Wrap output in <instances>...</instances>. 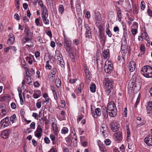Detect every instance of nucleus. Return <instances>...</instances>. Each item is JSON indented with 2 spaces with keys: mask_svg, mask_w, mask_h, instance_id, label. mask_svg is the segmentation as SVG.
Returning a JSON list of instances; mask_svg holds the SVG:
<instances>
[{
  "mask_svg": "<svg viewBox=\"0 0 152 152\" xmlns=\"http://www.w3.org/2000/svg\"><path fill=\"white\" fill-rule=\"evenodd\" d=\"M107 112L109 115L111 117H114L117 114V109L114 102L110 101L107 105Z\"/></svg>",
  "mask_w": 152,
  "mask_h": 152,
  "instance_id": "f257e3e1",
  "label": "nucleus"
},
{
  "mask_svg": "<svg viewBox=\"0 0 152 152\" xmlns=\"http://www.w3.org/2000/svg\"><path fill=\"white\" fill-rule=\"evenodd\" d=\"M141 72L142 74L147 78L152 77V67L149 65L143 66Z\"/></svg>",
  "mask_w": 152,
  "mask_h": 152,
  "instance_id": "f03ea898",
  "label": "nucleus"
},
{
  "mask_svg": "<svg viewBox=\"0 0 152 152\" xmlns=\"http://www.w3.org/2000/svg\"><path fill=\"white\" fill-rule=\"evenodd\" d=\"M63 36L64 37V46L66 51L70 52V50H72V48L71 46L72 43L70 39L66 36L63 31Z\"/></svg>",
  "mask_w": 152,
  "mask_h": 152,
  "instance_id": "7ed1b4c3",
  "label": "nucleus"
},
{
  "mask_svg": "<svg viewBox=\"0 0 152 152\" xmlns=\"http://www.w3.org/2000/svg\"><path fill=\"white\" fill-rule=\"evenodd\" d=\"M85 74L86 77L85 81L86 84L87 85L89 84L91 81V75L90 72L88 68L87 67H86L84 69Z\"/></svg>",
  "mask_w": 152,
  "mask_h": 152,
  "instance_id": "20e7f679",
  "label": "nucleus"
},
{
  "mask_svg": "<svg viewBox=\"0 0 152 152\" xmlns=\"http://www.w3.org/2000/svg\"><path fill=\"white\" fill-rule=\"evenodd\" d=\"M109 64H107L106 61L105 63L104 66V70L105 72L108 74L111 73L113 72V66L112 64H111L110 62H108Z\"/></svg>",
  "mask_w": 152,
  "mask_h": 152,
  "instance_id": "39448f33",
  "label": "nucleus"
},
{
  "mask_svg": "<svg viewBox=\"0 0 152 152\" xmlns=\"http://www.w3.org/2000/svg\"><path fill=\"white\" fill-rule=\"evenodd\" d=\"M91 113L92 116L95 118H97L99 116H100L101 114V109L99 108H96L95 111L92 110V108H91Z\"/></svg>",
  "mask_w": 152,
  "mask_h": 152,
  "instance_id": "423d86ee",
  "label": "nucleus"
},
{
  "mask_svg": "<svg viewBox=\"0 0 152 152\" xmlns=\"http://www.w3.org/2000/svg\"><path fill=\"white\" fill-rule=\"evenodd\" d=\"M111 129L113 132H116L118 130L119 125L116 121H112L110 123Z\"/></svg>",
  "mask_w": 152,
  "mask_h": 152,
  "instance_id": "0eeeda50",
  "label": "nucleus"
},
{
  "mask_svg": "<svg viewBox=\"0 0 152 152\" xmlns=\"http://www.w3.org/2000/svg\"><path fill=\"white\" fill-rule=\"evenodd\" d=\"M103 59L102 57L100 56H97L96 59L97 64V69L99 70H101L102 67Z\"/></svg>",
  "mask_w": 152,
  "mask_h": 152,
  "instance_id": "6e6552de",
  "label": "nucleus"
},
{
  "mask_svg": "<svg viewBox=\"0 0 152 152\" xmlns=\"http://www.w3.org/2000/svg\"><path fill=\"white\" fill-rule=\"evenodd\" d=\"M42 129L39 126H38L36 130L34 132L35 136L38 138L39 139H40L42 136Z\"/></svg>",
  "mask_w": 152,
  "mask_h": 152,
  "instance_id": "1a4fd4ad",
  "label": "nucleus"
},
{
  "mask_svg": "<svg viewBox=\"0 0 152 152\" xmlns=\"http://www.w3.org/2000/svg\"><path fill=\"white\" fill-rule=\"evenodd\" d=\"M44 113H42V111H40L39 113V117L41 118V119H39V121H40L41 120H45V123L46 125L49 123V121L47 119L46 117H44Z\"/></svg>",
  "mask_w": 152,
  "mask_h": 152,
  "instance_id": "9d476101",
  "label": "nucleus"
},
{
  "mask_svg": "<svg viewBox=\"0 0 152 152\" xmlns=\"http://www.w3.org/2000/svg\"><path fill=\"white\" fill-rule=\"evenodd\" d=\"M145 142L148 146H152V136H149L144 139Z\"/></svg>",
  "mask_w": 152,
  "mask_h": 152,
  "instance_id": "9b49d317",
  "label": "nucleus"
},
{
  "mask_svg": "<svg viewBox=\"0 0 152 152\" xmlns=\"http://www.w3.org/2000/svg\"><path fill=\"white\" fill-rule=\"evenodd\" d=\"M104 86H113V81L108 78H106L103 80Z\"/></svg>",
  "mask_w": 152,
  "mask_h": 152,
  "instance_id": "f8f14e48",
  "label": "nucleus"
},
{
  "mask_svg": "<svg viewBox=\"0 0 152 152\" xmlns=\"http://www.w3.org/2000/svg\"><path fill=\"white\" fill-rule=\"evenodd\" d=\"M135 63L134 61H131L129 65V71L130 72L134 71L135 68Z\"/></svg>",
  "mask_w": 152,
  "mask_h": 152,
  "instance_id": "ddd939ff",
  "label": "nucleus"
},
{
  "mask_svg": "<svg viewBox=\"0 0 152 152\" xmlns=\"http://www.w3.org/2000/svg\"><path fill=\"white\" fill-rule=\"evenodd\" d=\"M10 130H7L2 132L1 134V137L4 139L7 138L9 136Z\"/></svg>",
  "mask_w": 152,
  "mask_h": 152,
  "instance_id": "4468645a",
  "label": "nucleus"
},
{
  "mask_svg": "<svg viewBox=\"0 0 152 152\" xmlns=\"http://www.w3.org/2000/svg\"><path fill=\"white\" fill-rule=\"evenodd\" d=\"M55 58L56 61L63 59L62 56L59 51H56Z\"/></svg>",
  "mask_w": 152,
  "mask_h": 152,
  "instance_id": "2eb2a0df",
  "label": "nucleus"
},
{
  "mask_svg": "<svg viewBox=\"0 0 152 152\" xmlns=\"http://www.w3.org/2000/svg\"><path fill=\"white\" fill-rule=\"evenodd\" d=\"M9 124L8 122L6 121L4 119H2L0 122V129H3L9 126Z\"/></svg>",
  "mask_w": 152,
  "mask_h": 152,
  "instance_id": "dca6fc26",
  "label": "nucleus"
},
{
  "mask_svg": "<svg viewBox=\"0 0 152 152\" xmlns=\"http://www.w3.org/2000/svg\"><path fill=\"white\" fill-rule=\"evenodd\" d=\"M24 32L26 34V36L31 37L33 34V33L31 31L30 29L27 26H25V27Z\"/></svg>",
  "mask_w": 152,
  "mask_h": 152,
  "instance_id": "f3484780",
  "label": "nucleus"
},
{
  "mask_svg": "<svg viewBox=\"0 0 152 152\" xmlns=\"http://www.w3.org/2000/svg\"><path fill=\"white\" fill-rule=\"evenodd\" d=\"M107 127L106 125L104 124H102L101 125L100 128V132L102 133V134H103V136L104 137L105 135L104 134V132L107 131Z\"/></svg>",
  "mask_w": 152,
  "mask_h": 152,
  "instance_id": "a211bd4d",
  "label": "nucleus"
},
{
  "mask_svg": "<svg viewBox=\"0 0 152 152\" xmlns=\"http://www.w3.org/2000/svg\"><path fill=\"white\" fill-rule=\"evenodd\" d=\"M116 140H120L122 139V133L120 132H118L114 134Z\"/></svg>",
  "mask_w": 152,
  "mask_h": 152,
  "instance_id": "6ab92c4d",
  "label": "nucleus"
},
{
  "mask_svg": "<svg viewBox=\"0 0 152 152\" xmlns=\"http://www.w3.org/2000/svg\"><path fill=\"white\" fill-rule=\"evenodd\" d=\"M18 89L19 92V95L20 99V103L22 105L23 104L24 102L22 95V88H20V87H19L18 88Z\"/></svg>",
  "mask_w": 152,
  "mask_h": 152,
  "instance_id": "aec40b11",
  "label": "nucleus"
},
{
  "mask_svg": "<svg viewBox=\"0 0 152 152\" xmlns=\"http://www.w3.org/2000/svg\"><path fill=\"white\" fill-rule=\"evenodd\" d=\"M102 55L104 58H108L110 56L109 50V49H107L104 50L102 53Z\"/></svg>",
  "mask_w": 152,
  "mask_h": 152,
  "instance_id": "412c9836",
  "label": "nucleus"
},
{
  "mask_svg": "<svg viewBox=\"0 0 152 152\" xmlns=\"http://www.w3.org/2000/svg\"><path fill=\"white\" fill-rule=\"evenodd\" d=\"M68 53V56L70 57L71 60L72 62H75V59L74 56L72 53V50H70V52L66 51Z\"/></svg>",
  "mask_w": 152,
  "mask_h": 152,
  "instance_id": "4be33fe9",
  "label": "nucleus"
},
{
  "mask_svg": "<svg viewBox=\"0 0 152 152\" xmlns=\"http://www.w3.org/2000/svg\"><path fill=\"white\" fill-rule=\"evenodd\" d=\"M128 47L121 48V52L122 56H125L126 55Z\"/></svg>",
  "mask_w": 152,
  "mask_h": 152,
  "instance_id": "5701e85b",
  "label": "nucleus"
},
{
  "mask_svg": "<svg viewBox=\"0 0 152 152\" xmlns=\"http://www.w3.org/2000/svg\"><path fill=\"white\" fill-rule=\"evenodd\" d=\"M51 88L53 91L54 99L57 100L58 99V96L56 92V89L54 88V86H51Z\"/></svg>",
  "mask_w": 152,
  "mask_h": 152,
  "instance_id": "b1692460",
  "label": "nucleus"
},
{
  "mask_svg": "<svg viewBox=\"0 0 152 152\" xmlns=\"http://www.w3.org/2000/svg\"><path fill=\"white\" fill-rule=\"evenodd\" d=\"M34 59L33 56H28L26 58V61L30 64H32V61Z\"/></svg>",
  "mask_w": 152,
  "mask_h": 152,
  "instance_id": "393cba45",
  "label": "nucleus"
},
{
  "mask_svg": "<svg viewBox=\"0 0 152 152\" xmlns=\"http://www.w3.org/2000/svg\"><path fill=\"white\" fill-rule=\"evenodd\" d=\"M58 64L61 67H64L65 66V63L63 59L56 61Z\"/></svg>",
  "mask_w": 152,
  "mask_h": 152,
  "instance_id": "a878e982",
  "label": "nucleus"
},
{
  "mask_svg": "<svg viewBox=\"0 0 152 152\" xmlns=\"http://www.w3.org/2000/svg\"><path fill=\"white\" fill-rule=\"evenodd\" d=\"M141 51V55L144 54L145 52V46L144 45L142 44L140 47Z\"/></svg>",
  "mask_w": 152,
  "mask_h": 152,
  "instance_id": "bb28decb",
  "label": "nucleus"
},
{
  "mask_svg": "<svg viewBox=\"0 0 152 152\" xmlns=\"http://www.w3.org/2000/svg\"><path fill=\"white\" fill-rule=\"evenodd\" d=\"M98 145L99 146L100 150L102 152H105V148L104 147V145L102 144H99L98 143Z\"/></svg>",
  "mask_w": 152,
  "mask_h": 152,
  "instance_id": "cd10ccee",
  "label": "nucleus"
},
{
  "mask_svg": "<svg viewBox=\"0 0 152 152\" xmlns=\"http://www.w3.org/2000/svg\"><path fill=\"white\" fill-rule=\"evenodd\" d=\"M113 86H106L105 88L106 93L109 94L111 92V90L113 88Z\"/></svg>",
  "mask_w": 152,
  "mask_h": 152,
  "instance_id": "c85d7f7f",
  "label": "nucleus"
},
{
  "mask_svg": "<svg viewBox=\"0 0 152 152\" xmlns=\"http://www.w3.org/2000/svg\"><path fill=\"white\" fill-rule=\"evenodd\" d=\"M29 37L26 36L24 38L22 39V42L23 43H25L26 42L31 41V40L29 39Z\"/></svg>",
  "mask_w": 152,
  "mask_h": 152,
  "instance_id": "c756f323",
  "label": "nucleus"
},
{
  "mask_svg": "<svg viewBox=\"0 0 152 152\" xmlns=\"http://www.w3.org/2000/svg\"><path fill=\"white\" fill-rule=\"evenodd\" d=\"M53 129L54 132V133L56 135H57L58 132V128L56 127V126H53Z\"/></svg>",
  "mask_w": 152,
  "mask_h": 152,
  "instance_id": "7c9ffc66",
  "label": "nucleus"
},
{
  "mask_svg": "<svg viewBox=\"0 0 152 152\" xmlns=\"http://www.w3.org/2000/svg\"><path fill=\"white\" fill-rule=\"evenodd\" d=\"M68 132V128L66 127H64L63 128L62 130H61V133L64 134L67 133Z\"/></svg>",
  "mask_w": 152,
  "mask_h": 152,
  "instance_id": "2f4dec72",
  "label": "nucleus"
},
{
  "mask_svg": "<svg viewBox=\"0 0 152 152\" xmlns=\"http://www.w3.org/2000/svg\"><path fill=\"white\" fill-rule=\"evenodd\" d=\"M9 41H10V44L12 43L14 41V37L13 35L12 34L11 35L10 34L9 35Z\"/></svg>",
  "mask_w": 152,
  "mask_h": 152,
  "instance_id": "473e14b6",
  "label": "nucleus"
},
{
  "mask_svg": "<svg viewBox=\"0 0 152 152\" xmlns=\"http://www.w3.org/2000/svg\"><path fill=\"white\" fill-rule=\"evenodd\" d=\"M85 35L86 38H87L89 39L92 38L91 32H85Z\"/></svg>",
  "mask_w": 152,
  "mask_h": 152,
  "instance_id": "72a5a7b5",
  "label": "nucleus"
},
{
  "mask_svg": "<svg viewBox=\"0 0 152 152\" xmlns=\"http://www.w3.org/2000/svg\"><path fill=\"white\" fill-rule=\"evenodd\" d=\"M49 61H46V63L45 66L46 69H47L50 70L52 68V67L49 64Z\"/></svg>",
  "mask_w": 152,
  "mask_h": 152,
  "instance_id": "f704fd0d",
  "label": "nucleus"
},
{
  "mask_svg": "<svg viewBox=\"0 0 152 152\" xmlns=\"http://www.w3.org/2000/svg\"><path fill=\"white\" fill-rule=\"evenodd\" d=\"M64 10V6L62 5H60L59 6V12L61 14H62Z\"/></svg>",
  "mask_w": 152,
  "mask_h": 152,
  "instance_id": "c9c22d12",
  "label": "nucleus"
},
{
  "mask_svg": "<svg viewBox=\"0 0 152 152\" xmlns=\"http://www.w3.org/2000/svg\"><path fill=\"white\" fill-rule=\"evenodd\" d=\"M137 85L138 84H137L135 81H134L133 79H131L129 82V86H137Z\"/></svg>",
  "mask_w": 152,
  "mask_h": 152,
  "instance_id": "e433bc0d",
  "label": "nucleus"
},
{
  "mask_svg": "<svg viewBox=\"0 0 152 152\" xmlns=\"http://www.w3.org/2000/svg\"><path fill=\"white\" fill-rule=\"evenodd\" d=\"M10 120L13 123L14 122L15 120H16V117L15 114H14L10 117Z\"/></svg>",
  "mask_w": 152,
  "mask_h": 152,
  "instance_id": "4c0bfd02",
  "label": "nucleus"
},
{
  "mask_svg": "<svg viewBox=\"0 0 152 152\" xmlns=\"http://www.w3.org/2000/svg\"><path fill=\"white\" fill-rule=\"evenodd\" d=\"M118 20L119 22H121V20L122 18L121 12L117 13Z\"/></svg>",
  "mask_w": 152,
  "mask_h": 152,
  "instance_id": "58836bf2",
  "label": "nucleus"
},
{
  "mask_svg": "<svg viewBox=\"0 0 152 152\" xmlns=\"http://www.w3.org/2000/svg\"><path fill=\"white\" fill-rule=\"evenodd\" d=\"M48 18H43L42 20L44 23L45 24H49V20L47 19Z\"/></svg>",
  "mask_w": 152,
  "mask_h": 152,
  "instance_id": "ea45409f",
  "label": "nucleus"
},
{
  "mask_svg": "<svg viewBox=\"0 0 152 152\" xmlns=\"http://www.w3.org/2000/svg\"><path fill=\"white\" fill-rule=\"evenodd\" d=\"M71 137L70 135H69L66 138V142H74V140L71 139Z\"/></svg>",
  "mask_w": 152,
  "mask_h": 152,
  "instance_id": "a19ab883",
  "label": "nucleus"
},
{
  "mask_svg": "<svg viewBox=\"0 0 152 152\" xmlns=\"http://www.w3.org/2000/svg\"><path fill=\"white\" fill-rule=\"evenodd\" d=\"M56 72V70L55 68H53L50 71V73L53 75H55Z\"/></svg>",
  "mask_w": 152,
  "mask_h": 152,
  "instance_id": "79ce46f5",
  "label": "nucleus"
},
{
  "mask_svg": "<svg viewBox=\"0 0 152 152\" xmlns=\"http://www.w3.org/2000/svg\"><path fill=\"white\" fill-rule=\"evenodd\" d=\"M126 33L125 32H124L123 36L121 39V41L127 42L126 39Z\"/></svg>",
  "mask_w": 152,
  "mask_h": 152,
  "instance_id": "37998d69",
  "label": "nucleus"
},
{
  "mask_svg": "<svg viewBox=\"0 0 152 152\" xmlns=\"http://www.w3.org/2000/svg\"><path fill=\"white\" fill-rule=\"evenodd\" d=\"M106 34L110 37H111L112 36V34L109 29L107 28L106 29Z\"/></svg>",
  "mask_w": 152,
  "mask_h": 152,
  "instance_id": "c03bdc74",
  "label": "nucleus"
},
{
  "mask_svg": "<svg viewBox=\"0 0 152 152\" xmlns=\"http://www.w3.org/2000/svg\"><path fill=\"white\" fill-rule=\"evenodd\" d=\"M101 110L102 113L107 112V107L106 108L105 106H102L101 107Z\"/></svg>",
  "mask_w": 152,
  "mask_h": 152,
  "instance_id": "a18cd8bd",
  "label": "nucleus"
},
{
  "mask_svg": "<svg viewBox=\"0 0 152 152\" xmlns=\"http://www.w3.org/2000/svg\"><path fill=\"white\" fill-rule=\"evenodd\" d=\"M42 8V13L48 12L46 7L45 5L43 6Z\"/></svg>",
  "mask_w": 152,
  "mask_h": 152,
  "instance_id": "49530a36",
  "label": "nucleus"
},
{
  "mask_svg": "<svg viewBox=\"0 0 152 152\" xmlns=\"http://www.w3.org/2000/svg\"><path fill=\"white\" fill-rule=\"evenodd\" d=\"M55 83L56 86L60 85L61 83V81L59 78L56 79L55 81Z\"/></svg>",
  "mask_w": 152,
  "mask_h": 152,
  "instance_id": "de8ad7c7",
  "label": "nucleus"
},
{
  "mask_svg": "<svg viewBox=\"0 0 152 152\" xmlns=\"http://www.w3.org/2000/svg\"><path fill=\"white\" fill-rule=\"evenodd\" d=\"M1 113H0L1 116H4L7 113L6 110L4 109L1 110Z\"/></svg>",
  "mask_w": 152,
  "mask_h": 152,
  "instance_id": "09e8293b",
  "label": "nucleus"
},
{
  "mask_svg": "<svg viewBox=\"0 0 152 152\" xmlns=\"http://www.w3.org/2000/svg\"><path fill=\"white\" fill-rule=\"evenodd\" d=\"M96 86H90V89L91 92L94 93L96 91Z\"/></svg>",
  "mask_w": 152,
  "mask_h": 152,
  "instance_id": "8fccbe9b",
  "label": "nucleus"
},
{
  "mask_svg": "<svg viewBox=\"0 0 152 152\" xmlns=\"http://www.w3.org/2000/svg\"><path fill=\"white\" fill-rule=\"evenodd\" d=\"M42 18H48V12L42 13Z\"/></svg>",
  "mask_w": 152,
  "mask_h": 152,
  "instance_id": "3c124183",
  "label": "nucleus"
},
{
  "mask_svg": "<svg viewBox=\"0 0 152 152\" xmlns=\"http://www.w3.org/2000/svg\"><path fill=\"white\" fill-rule=\"evenodd\" d=\"M140 7L141 9L142 10H144L145 9V4L143 1H142L141 2Z\"/></svg>",
  "mask_w": 152,
  "mask_h": 152,
  "instance_id": "603ef678",
  "label": "nucleus"
},
{
  "mask_svg": "<svg viewBox=\"0 0 152 152\" xmlns=\"http://www.w3.org/2000/svg\"><path fill=\"white\" fill-rule=\"evenodd\" d=\"M49 80L50 81L53 82L54 81L55 78V76L54 75H50L49 77Z\"/></svg>",
  "mask_w": 152,
  "mask_h": 152,
  "instance_id": "864d4df0",
  "label": "nucleus"
},
{
  "mask_svg": "<svg viewBox=\"0 0 152 152\" xmlns=\"http://www.w3.org/2000/svg\"><path fill=\"white\" fill-rule=\"evenodd\" d=\"M98 28L99 30V32H103V28L102 25H99L98 26Z\"/></svg>",
  "mask_w": 152,
  "mask_h": 152,
  "instance_id": "5fc2aeb1",
  "label": "nucleus"
},
{
  "mask_svg": "<svg viewBox=\"0 0 152 152\" xmlns=\"http://www.w3.org/2000/svg\"><path fill=\"white\" fill-rule=\"evenodd\" d=\"M121 48H123V47H128V46L127 45V42H122L121 41Z\"/></svg>",
  "mask_w": 152,
  "mask_h": 152,
  "instance_id": "6e6d98bb",
  "label": "nucleus"
},
{
  "mask_svg": "<svg viewBox=\"0 0 152 152\" xmlns=\"http://www.w3.org/2000/svg\"><path fill=\"white\" fill-rule=\"evenodd\" d=\"M32 116L35 119L38 120L39 115L37 113H33Z\"/></svg>",
  "mask_w": 152,
  "mask_h": 152,
  "instance_id": "4d7b16f0",
  "label": "nucleus"
},
{
  "mask_svg": "<svg viewBox=\"0 0 152 152\" xmlns=\"http://www.w3.org/2000/svg\"><path fill=\"white\" fill-rule=\"evenodd\" d=\"M71 132L72 133L74 136H75L76 134V132L75 131V128L73 126H72L71 127L70 129Z\"/></svg>",
  "mask_w": 152,
  "mask_h": 152,
  "instance_id": "13d9d810",
  "label": "nucleus"
},
{
  "mask_svg": "<svg viewBox=\"0 0 152 152\" xmlns=\"http://www.w3.org/2000/svg\"><path fill=\"white\" fill-rule=\"evenodd\" d=\"M140 86H134V91L137 92L140 90Z\"/></svg>",
  "mask_w": 152,
  "mask_h": 152,
  "instance_id": "bf43d9fd",
  "label": "nucleus"
},
{
  "mask_svg": "<svg viewBox=\"0 0 152 152\" xmlns=\"http://www.w3.org/2000/svg\"><path fill=\"white\" fill-rule=\"evenodd\" d=\"M45 143L47 144H49L50 142V141L49 138L47 137H45L44 139Z\"/></svg>",
  "mask_w": 152,
  "mask_h": 152,
  "instance_id": "052dcab7",
  "label": "nucleus"
},
{
  "mask_svg": "<svg viewBox=\"0 0 152 152\" xmlns=\"http://www.w3.org/2000/svg\"><path fill=\"white\" fill-rule=\"evenodd\" d=\"M140 98L138 96L137 99L134 105L135 107L136 108L137 107V105L140 102Z\"/></svg>",
  "mask_w": 152,
  "mask_h": 152,
  "instance_id": "680f3d73",
  "label": "nucleus"
},
{
  "mask_svg": "<svg viewBox=\"0 0 152 152\" xmlns=\"http://www.w3.org/2000/svg\"><path fill=\"white\" fill-rule=\"evenodd\" d=\"M20 3L19 0H16L15 3V7L17 9H19L20 8Z\"/></svg>",
  "mask_w": 152,
  "mask_h": 152,
  "instance_id": "e2e57ef3",
  "label": "nucleus"
},
{
  "mask_svg": "<svg viewBox=\"0 0 152 152\" xmlns=\"http://www.w3.org/2000/svg\"><path fill=\"white\" fill-rule=\"evenodd\" d=\"M34 93L33 96L35 98H38L40 96V94H38L36 93V91H34Z\"/></svg>",
  "mask_w": 152,
  "mask_h": 152,
  "instance_id": "0e129e2a",
  "label": "nucleus"
},
{
  "mask_svg": "<svg viewBox=\"0 0 152 152\" xmlns=\"http://www.w3.org/2000/svg\"><path fill=\"white\" fill-rule=\"evenodd\" d=\"M110 143L111 141L109 139H106L104 141V143L107 145H110Z\"/></svg>",
  "mask_w": 152,
  "mask_h": 152,
  "instance_id": "69168bd1",
  "label": "nucleus"
},
{
  "mask_svg": "<svg viewBox=\"0 0 152 152\" xmlns=\"http://www.w3.org/2000/svg\"><path fill=\"white\" fill-rule=\"evenodd\" d=\"M85 16L86 18H89L91 17L90 12L89 11H87L85 14Z\"/></svg>",
  "mask_w": 152,
  "mask_h": 152,
  "instance_id": "338daca9",
  "label": "nucleus"
},
{
  "mask_svg": "<svg viewBox=\"0 0 152 152\" xmlns=\"http://www.w3.org/2000/svg\"><path fill=\"white\" fill-rule=\"evenodd\" d=\"M132 34L133 35H135L137 32V29L136 28H133L131 31Z\"/></svg>",
  "mask_w": 152,
  "mask_h": 152,
  "instance_id": "774afa93",
  "label": "nucleus"
}]
</instances>
